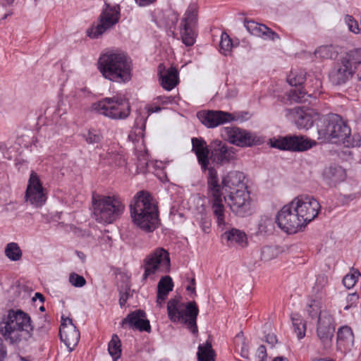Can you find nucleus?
<instances>
[{
  "mask_svg": "<svg viewBox=\"0 0 361 361\" xmlns=\"http://www.w3.org/2000/svg\"><path fill=\"white\" fill-rule=\"evenodd\" d=\"M68 281L72 286L77 288L83 287L86 284L85 279L75 272L70 274Z\"/></svg>",
  "mask_w": 361,
  "mask_h": 361,
  "instance_id": "46",
  "label": "nucleus"
},
{
  "mask_svg": "<svg viewBox=\"0 0 361 361\" xmlns=\"http://www.w3.org/2000/svg\"><path fill=\"white\" fill-rule=\"evenodd\" d=\"M97 68L105 79L114 82L126 83L132 79V59L121 51L111 50L102 54Z\"/></svg>",
  "mask_w": 361,
  "mask_h": 361,
  "instance_id": "1",
  "label": "nucleus"
},
{
  "mask_svg": "<svg viewBox=\"0 0 361 361\" xmlns=\"http://www.w3.org/2000/svg\"><path fill=\"white\" fill-rule=\"evenodd\" d=\"M291 202L305 226L317 216L321 209L317 200L307 195H298Z\"/></svg>",
  "mask_w": 361,
  "mask_h": 361,
  "instance_id": "10",
  "label": "nucleus"
},
{
  "mask_svg": "<svg viewBox=\"0 0 361 361\" xmlns=\"http://www.w3.org/2000/svg\"><path fill=\"white\" fill-rule=\"evenodd\" d=\"M108 350L114 361H116L121 355V343L116 334H114L109 343Z\"/></svg>",
  "mask_w": 361,
  "mask_h": 361,
  "instance_id": "34",
  "label": "nucleus"
},
{
  "mask_svg": "<svg viewBox=\"0 0 361 361\" xmlns=\"http://www.w3.org/2000/svg\"><path fill=\"white\" fill-rule=\"evenodd\" d=\"M7 355L6 346L3 343L2 339L0 338V361H3Z\"/></svg>",
  "mask_w": 361,
  "mask_h": 361,
  "instance_id": "54",
  "label": "nucleus"
},
{
  "mask_svg": "<svg viewBox=\"0 0 361 361\" xmlns=\"http://www.w3.org/2000/svg\"><path fill=\"white\" fill-rule=\"evenodd\" d=\"M354 343V335L348 326L340 327L337 332V348L341 351L350 350Z\"/></svg>",
  "mask_w": 361,
  "mask_h": 361,
  "instance_id": "28",
  "label": "nucleus"
},
{
  "mask_svg": "<svg viewBox=\"0 0 361 361\" xmlns=\"http://www.w3.org/2000/svg\"><path fill=\"white\" fill-rule=\"evenodd\" d=\"M244 25L247 30L252 35L264 37L274 40L279 35L263 24H259L254 20H245Z\"/></svg>",
  "mask_w": 361,
  "mask_h": 361,
  "instance_id": "27",
  "label": "nucleus"
},
{
  "mask_svg": "<svg viewBox=\"0 0 361 361\" xmlns=\"http://www.w3.org/2000/svg\"><path fill=\"white\" fill-rule=\"evenodd\" d=\"M308 90H311V92H317V96L320 93L319 88L322 87V82L318 78H314L310 80L307 84Z\"/></svg>",
  "mask_w": 361,
  "mask_h": 361,
  "instance_id": "52",
  "label": "nucleus"
},
{
  "mask_svg": "<svg viewBox=\"0 0 361 361\" xmlns=\"http://www.w3.org/2000/svg\"><path fill=\"white\" fill-rule=\"evenodd\" d=\"M314 120L309 114L302 113L295 120V125L299 129H309L313 125Z\"/></svg>",
  "mask_w": 361,
  "mask_h": 361,
  "instance_id": "41",
  "label": "nucleus"
},
{
  "mask_svg": "<svg viewBox=\"0 0 361 361\" xmlns=\"http://www.w3.org/2000/svg\"><path fill=\"white\" fill-rule=\"evenodd\" d=\"M6 256L11 261H18L22 257V251L16 243H9L5 248Z\"/></svg>",
  "mask_w": 361,
  "mask_h": 361,
  "instance_id": "36",
  "label": "nucleus"
},
{
  "mask_svg": "<svg viewBox=\"0 0 361 361\" xmlns=\"http://www.w3.org/2000/svg\"><path fill=\"white\" fill-rule=\"evenodd\" d=\"M192 151L195 154L202 171H206L209 165L211 155L210 144L207 145L202 137L192 138Z\"/></svg>",
  "mask_w": 361,
  "mask_h": 361,
  "instance_id": "23",
  "label": "nucleus"
},
{
  "mask_svg": "<svg viewBox=\"0 0 361 361\" xmlns=\"http://www.w3.org/2000/svg\"><path fill=\"white\" fill-rule=\"evenodd\" d=\"M222 137L229 143L245 147L259 142V138L249 131L236 126H228L221 130Z\"/></svg>",
  "mask_w": 361,
  "mask_h": 361,
  "instance_id": "14",
  "label": "nucleus"
},
{
  "mask_svg": "<svg viewBox=\"0 0 361 361\" xmlns=\"http://www.w3.org/2000/svg\"><path fill=\"white\" fill-rule=\"evenodd\" d=\"M146 314L143 310H137L129 313L124 318L121 326L123 329L129 328L139 330L140 331L149 332L151 326L148 319H145Z\"/></svg>",
  "mask_w": 361,
  "mask_h": 361,
  "instance_id": "21",
  "label": "nucleus"
},
{
  "mask_svg": "<svg viewBox=\"0 0 361 361\" xmlns=\"http://www.w3.org/2000/svg\"><path fill=\"white\" fill-rule=\"evenodd\" d=\"M141 267L144 269L143 280H154L157 274L170 271L169 253L163 247H157L145 257Z\"/></svg>",
  "mask_w": 361,
  "mask_h": 361,
  "instance_id": "9",
  "label": "nucleus"
},
{
  "mask_svg": "<svg viewBox=\"0 0 361 361\" xmlns=\"http://www.w3.org/2000/svg\"><path fill=\"white\" fill-rule=\"evenodd\" d=\"M241 355H242V357H243L245 358H247L248 357V350L245 347L242 348Z\"/></svg>",
  "mask_w": 361,
  "mask_h": 361,
  "instance_id": "60",
  "label": "nucleus"
},
{
  "mask_svg": "<svg viewBox=\"0 0 361 361\" xmlns=\"http://www.w3.org/2000/svg\"><path fill=\"white\" fill-rule=\"evenodd\" d=\"M334 331V319L329 311L324 310L320 312L317 324V334L324 348L331 346Z\"/></svg>",
  "mask_w": 361,
  "mask_h": 361,
  "instance_id": "17",
  "label": "nucleus"
},
{
  "mask_svg": "<svg viewBox=\"0 0 361 361\" xmlns=\"http://www.w3.org/2000/svg\"><path fill=\"white\" fill-rule=\"evenodd\" d=\"M210 160L217 166H223L237 159L236 149L221 140H215L210 142Z\"/></svg>",
  "mask_w": 361,
  "mask_h": 361,
  "instance_id": "15",
  "label": "nucleus"
},
{
  "mask_svg": "<svg viewBox=\"0 0 361 361\" xmlns=\"http://www.w3.org/2000/svg\"><path fill=\"white\" fill-rule=\"evenodd\" d=\"M271 147L281 150H288L293 152L306 151L317 142L304 136L290 135L281 137L276 139L270 140Z\"/></svg>",
  "mask_w": 361,
  "mask_h": 361,
  "instance_id": "13",
  "label": "nucleus"
},
{
  "mask_svg": "<svg viewBox=\"0 0 361 361\" xmlns=\"http://www.w3.org/2000/svg\"><path fill=\"white\" fill-rule=\"evenodd\" d=\"M222 236L231 243H238L241 245L245 243L247 239L245 233L237 228H231L226 231Z\"/></svg>",
  "mask_w": 361,
  "mask_h": 361,
  "instance_id": "32",
  "label": "nucleus"
},
{
  "mask_svg": "<svg viewBox=\"0 0 361 361\" xmlns=\"http://www.w3.org/2000/svg\"><path fill=\"white\" fill-rule=\"evenodd\" d=\"M157 99L160 102L161 104H170L172 103L173 98L172 97H166V96H159L157 97Z\"/></svg>",
  "mask_w": 361,
  "mask_h": 361,
  "instance_id": "56",
  "label": "nucleus"
},
{
  "mask_svg": "<svg viewBox=\"0 0 361 361\" xmlns=\"http://www.w3.org/2000/svg\"><path fill=\"white\" fill-rule=\"evenodd\" d=\"M119 18L120 6L105 4V8L100 14L98 24L87 30V35L92 39L98 38L108 29L116 25Z\"/></svg>",
  "mask_w": 361,
  "mask_h": 361,
  "instance_id": "11",
  "label": "nucleus"
},
{
  "mask_svg": "<svg viewBox=\"0 0 361 361\" xmlns=\"http://www.w3.org/2000/svg\"><path fill=\"white\" fill-rule=\"evenodd\" d=\"M321 124L318 126V139L324 142H342L350 144V128L341 116L329 114L321 118Z\"/></svg>",
  "mask_w": 361,
  "mask_h": 361,
  "instance_id": "4",
  "label": "nucleus"
},
{
  "mask_svg": "<svg viewBox=\"0 0 361 361\" xmlns=\"http://www.w3.org/2000/svg\"><path fill=\"white\" fill-rule=\"evenodd\" d=\"M257 354L260 359L259 361H264L267 356L265 346L263 345H260L257 350Z\"/></svg>",
  "mask_w": 361,
  "mask_h": 361,
  "instance_id": "53",
  "label": "nucleus"
},
{
  "mask_svg": "<svg viewBox=\"0 0 361 361\" xmlns=\"http://www.w3.org/2000/svg\"><path fill=\"white\" fill-rule=\"evenodd\" d=\"M36 300H39L41 302H44V296L40 293H35L34 297L32 298L33 301H36Z\"/></svg>",
  "mask_w": 361,
  "mask_h": 361,
  "instance_id": "59",
  "label": "nucleus"
},
{
  "mask_svg": "<svg viewBox=\"0 0 361 361\" xmlns=\"http://www.w3.org/2000/svg\"><path fill=\"white\" fill-rule=\"evenodd\" d=\"M275 222L282 231L289 233H295L305 226L298 213L295 212L291 202L278 212Z\"/></svg>",
  "mask_w": 361,
  "mask_h": 361,
  "instance_id": "12",
  "label": "nucleus"
},
{
  "mask_svg": "<svg viewBox=\"0 0 361 361\" xmlns=\"http://www.w3.org/2000/svg\"><path fill=\"white\" fill-rule=\"evenodd\" d=\"M197 356L198 361H215L216 354L211 343L207 341L205 344H200L198 346Z\"/></svg>",
  "mask_w": 361,
  "mask_h": 361,
  "instance_id": "31",
  "label": "nucleus"
},
{
  "mask_svg": "<svg viewBox=\"0 0 361 361\" xmlns=\"http://www.w3.org/2000/svg\"><path fill=\"white\" fill-rule=\"evenodd\" d=\"M93 214L97 221L102 224H111L123 214L125 204L117 195L102 196L93 198Z\"/></svg>",
  "mask_w": 361,
  "mask_h": 361,
  "instance_id": "5",
  "label": "nucleus"
},
{
  "mask_svg": "<svg viewBox=\"0 0 361 361\" xmlns=\"http://www.w3.org/2000/svg\"><path fill=\"white\" fill-rule=\"evenodd\" d=\"M195 23V13L188 11L184 18L181 20L180 25L181 39L183 43L187 47H190L195 42V32L194 30Z\"/></svg>",
  "mask_w": 361,
  "mask_h": 361,
  "instance_id": "22",
  "label": "nucleus"
},
{
  "mask_svg": "<svg viewBox=\"0 0 361 361\" xmlns=\"http://www.w3.org/2000/svg\"><path fill=\"white\" fill-rule=\"evenodd\" d=\"M306 73L302 70L293 71L287 78V82L291 86H300L305 80Z\"/></svg>",
  "mask_w": 361,
  "mask_h": 361,
  "instance_id": "37",
  "label": "nucleus"
},
{
  "mask_svg": "<svg viewBox=\"0 0 361 361\" xmlns=\"http://www.w3.org/2000/svg\"><path fill=\"white\" fill-rule=\"evenodd\" d=\"M32 331L30 317L21 310H10L0 322V334L11 344L27 341Z\"/></svg>",
  "mask_w": 361,
  "mask_h": 361,
  "instance_id": "2",
  "label": "nucleus"
},
{
  "mask_svg": "<svg viewBox=\"0 0 361 361\" xmlns=\"http://www.w3.org/2000/svg\"><path fill=\"white\" fill-rule=\"evenodd\" d=\"M59 336L70 352L78 345L80 340V332L73 324L72 319L68 317H61Z\"/></svg>",
  "mask_w": 361,
  "mask_h": 361,
  "instance_id": "19",
  "label": "nucleus"
},
{
  "mask_svg": "<svg viewBox=\"0 0 361 361\" xmlns=\"http://www.w3.org/2000/svg\"><path fill=\"white\" fill-rule=\"evenodd\" d=\"M173 283L169 276L162 277L158 283L157 288L160 294L168 295L169 293L173 290Z\"/></svg>",
  "mask_w": 361,
  "mask_h": 361,
  "instance_id": "40",
  "label": "nucleus"
},
{
  "mask_svg": "<svg viewBox=\"0 0 361 361\" xmlns=\"http://www.w3.org/2000/svg\"><path fill=\"white\" fill-rule=\"evenodd\" d=\"M315 54L319 57L324 59H330L333 57V53L331 52V47H321L315 51Z\"/></svg>",
  "mask_w": 361,
  "mask_h": 361,
  "instance_id": "48",
  "label": "nucleus"
},
{
  "mask_svg": "<svg viewBox=\"0 0 361 361\" xmlns=\"http://www.w3.org/2000/svg\"><path fill=\"white\" fill-rule=\"evenodd\" d=\"M161 107H159V106H149L147 108V112L149 114L156 113V112H159L161 111Z\"/></svg>",
  "mask_w": 361,
  "mask_h": 361,
  "instance_id": "57",
  "label": "nucleus"
},
{
  "mask_svg": "<svg viewBox=\"0 0 361 361\" xmlns=\"http://www.w3.org/2000/svg\"><path fill=\"white\" fill-rule=\"evenodd\" d=\"M274 229V223L271 218L267 216L261 217L258 224V232L260 233H271Z\"/></svg>",
  "mask_w": 361,
  "mask_h": 361,
  "instance_id": "38",
  "label": "nucleus"
},
{
  "mask_svg": "<svg viewBox=\"0 0 361 361\" xmlns=\"http://www.w3.org/2000/svg\"><path fill=\"white\" fill-rule=\"evenodd\" d=\"M272 361H288V360L283 356L276 357Z\"/></svg>",
  "mask_w": 361,
  "mask_h": 361,
  "instance_id": "62",
  "label": "nucleus"
},
{
  "mask_svg": "<svg viewBox=\"0 0 361 361\" xmlns=\"http://www.w3.org/2000/svg\"><path fill=\"white\" fill-rule=\"evenodd\" d=\"M186 290L188 291H190L192 293H193L195 295H196V290L195 287L192 285H189L186 287Z\"/></svg>",
  "mask_w": 361,
  "mask_h": 361,
  "instance_id": "61",
  "label": "nucleus"
},
{
  "mask_svg": "<svg viewBox=\"0 0 361 361\" xmlns=\"http://www.w3.org/2000/svg\"><path fill=\"white\" fill-rule=\"evenodd\" d=\"M266 341L268 344L273 347L277 343V338L274 334H268L266 336Z\"/></svg>",
  "mask_w": 361,
  "mask_h": 361,
  "instance_id": "55",
  "label": "nucleus"
},
{
  "mask_svg": "<svg viewBox=\"0 0 361 361\" xmlns=\"http://www.w3.org/2000/svg\"><path fill=\"white\" fill-rule=\"evenodd\" d=\"M250 197L247 188L238 189L235 192L231 191L228 195V204L231 211L240 216H245L250 214Z\"/></svg>",
  "mask_w": 361,
  "mask_h": 361,
  "instance_id": "16",
  "label": "nucleus"
},
{
  "mask_svg": "<svg viewBox=\"0 0 361 361\" xmlns=\"http://www.w3.org/2000/svg\"><path fill=\"white\" fill-rule=\"evenodd\" d=\"M219 45L220 50L224 55H227L231 51L233 47L232 40L226 32L221 34Z\"/></svg>",
  "mask_w": 361,
  "mask_h": 361,
  "instance_id": "44",
  "label": "nucleus"
},
{
  "mask_svg": "<svg viewBox=\"0 0 361 361\" xmlns=\"http://www.w3.org/2000/svg\"><path fill=\"white\" fill-rule=\"evenodd\" d=\"M322 309V302L318 300H312L307 305V312L312 318L319 317Z\"/></svg>",
  "mask_w": 361,
  "mask_h": 361,
  "instance_id": "43",
  "label": "nucleus"
},
{
  "mask_svg": "<svg viewBox=\"0 0 361 361\" xmlns=\"http://www.w3.org/2000/svg\"><path fill=\"white\" fill-rule=\"evenodd\" d=\"M207 171H208L207 184L209 197L223 195L221 190L224 188H222V183H219L216 170L214 167L208 166Z\"/></svg>",
  "mask_w": 361,
  "mask_h": 361,
  "instance_id": "29",
  "label": "nucleus"
},
{
  "mask_svg": "<svg viewBox=\"0 0 361 361\" xmlns=\"http://www.w3.org/2000/svg\"><path fill=\"white\" fill-rule=\"evenodd\" d=\"M313 361H332L331 360H326V359H317Z\"/></svg>",
  "mask_w": 361,
  "mask_h": 361,
  "instance_id": "64",
  "label": "nucleus"
},
{
  "mask_svg": "<svg viewBox=\"0 0 361 361\" xmlns=\"http://www.w3.org/2000/svg\"><path fill=\"white\" fill-rule=\"evenodd\" d=\"M26 201L36 207H42L47 200L46 193L38 175L32 171L25 192Z\"/></svg>",
  "mask_w": 361,
  "mask_h": 361,
  "instance_id": "18",
  "label": "nucleus"
},
{
  "mask_svg": "<svg viewBox=\"0 0 361 361\" xmlns=\"http://www.w3.org/2000/svg\"><path fill=\"white\" fill-rule=\"evenodd\" d=\"M245 175L243 172L238 171H232L228 172L226 176L222 177V188L226 190L235 192L238 189L246 188L247 186L244 183Z\"/></svg>",
  "mask_w": 361,
  "mask_h": 361,
  "instance_id": "24",
  "label": "nucleus"
},
{
  "mask_svg": "<svg viewBox=\"0 0 361 361\" xmlns=\"http://www.w3.org/2000/svg\"><path fill=\"white\" fill-rule=\"evenodd\" d=\"M190 283H191V285L195 286V278H192L190 279Z\"/></svg>",
  "mask_w": 361,
  "mask_h": 361,
  "instance_id": "63",
  "label": "nucleus"
},
{
  "mask_svg": "<svg viewBox=\"0 0 361 361\" xmlns=\"http://www.w3.org/2000/svg\"><path fill=\"white\" fill-rule=\"evenodd\" d=\"M158 73L162 87L166 90H171L178 83V72L174 67L166 70L163 64L158 66Z\"/></svg>",
  "mask_w": 361,
  "mask_h": 361,
  "instance_id": "25",
  "label": "nucleus"
},
{
  "mask_svg": "<svg viewBox=\"0 0 361 361\" xmlns=\"http://www.w3.org/2000/svg\"><path fill=\"white\" fill-rule=\"evenodd\" d=\"M224 201H226V197L223 195L209 197V202L211 204L213 216L216 219L217 225L220 227H224L226 226V210Z\"/></svg>",
  "mask_w": 361,
  "mask_h": 361,
  "instance_id": "26",
  "label": "nucleus"
},
{
  "mask_svg": "<svg viewBox=\"0 0 361 361\" xmlns=\"http://www.w3.org/2000/svg\"><path fill=\"white\" fill-rule=\"evenodd\" d=\"M84 137L88 144H96L100 142L103 137L101 133L97 130H90Z\"/></svg>",
  "mask_w": 361,
  "mask_h": 361,
  "instance_id": "45",
  "label": "nucleus"
},
{
  "mask_svg": "<svg viewBox=\"0 0 361 361\" xmlns=\"http://www.w3.org/2000/svg\"><path fill=\"white\" fill-rule=\"evenodd\" d=\"M294 331L297 334V337L301 339L305 337L306 332V324L298 313H293L290 315Z\"/></svg>",
  "mask_w": 361,
  "mask_h": 361,
  "instance_id": "33",
  "label": "nucleus"
},
{
  "mask_svg": "<svg viewBox=\"0 0 361 361\" xmlns=\"http://www.w3.org/2000/svg\"><path fill=\"white\" fill-rule=\"evenodd\" d=\"M167 312L171 322L183 323L192 333L197 332L196 321L199 310L195 301L189 302L185 306L180 298H171L167 303Z\"/></svg>",
  "mask_w": 361,
  "mask_h": 361,
  "instance_id": "6",
  "label": "nucleus"
},
{
  "mask_svg": "<svg viewBox=\"0 0 361 361\" xmlns=\"http://www.w3.org/2000/svg\"><path fill=\"white\" fill-rule=\"evenodd\" d=\"M202 124L208 128H214L234 120L231 114L222 111H202L197 114Z\"/></svg>",
  "mask_w": 361,
  "mask_h": 361,
  "instance_id": "20",
  "label": "nucleus"
},
{
  "mask_svg": "<svg viewBox=\"0 0 361 361\" xmlns=\"http://www.w3.org/2000/svg\"><path fill=\"white\" fill-rule=\"evenodd\" d=\"M200 224L203 232L205 233H209L210 232L212 221L209 217H208L206 214H201Z\"/></svg>",
  "mask_w": 361,
  "mask_h": 361,
  "instance_id": "50",
  "label": "nucleus"
},
{
  "mask_svg": "<svg viewBox=\"0 0 361 361\" xmlns=\"http://www.w3.org/2000/svg\"><path fill=\"white\" fill-rule=\"evenodd\" d=\"M166 295L160 294L159 292L157 291V302L161 306L166 300Z\"/></svg>",
  "mask_w": 361,
  "mask_h": 361,
  "instance_id": "58",
  "label": "nucleus"
},
{
  "mask_svg": "<svg viewBox=\"0 0 361 361\" xmlns=\"http://www.w3.org/2000/svg\"><path fill=\"white\" fill-rule=\"evenodd\" d=\"M90 109L99 115L114 120L125 119L130 113L129 102L122 97H105L93 103Z\"/></svg>",
  "mask_w": 361,
  "mask_h": 361,
  "instance_id": "7",
  "label": "nucleus"
},
{
  "mask_svg": "<svg viewBox=\"0 0 361 361\" xmlns=\"http://www.w3.org/2000/svg\"><path fill=\"white\" fill-rule=\"evenodd\" d=\"M130 216L133 223L146 232H152L159 222L158 208L150 195L139 192L130 204Z\"/></svg>",
  "mask_w": 361,
  "mask_h": 361,
  "instance_id": "3",
  "label": "nucleus"
},
{
  "mask_svg": "<svg viewBox=\"0 0 361 361\" xmlns=\"http://www.w3.org/2000/svg\"><path fill=\"white\" fill-rule=\"evenodd\" d=\"M90 94V92L87 90L86 87H81L72 91L70 94L69 102L72 105H77L81 102L82 98L88 97Z\"/></svg>",
  "mask_w": 361,
  "mask_h": 361,
  "instance_id": "39",
  "label": "nucleus"
},
{
  "mask_svg": "<svg viewBox=\"0 0 361 361\" xmlns=\"http://www.w3.org/2000/svg\"><path fill=\"white\" fill-rule=\"evenodd\" d=\"M130 294V288L128 286H126L121 290H120V298H119V305L121 307H123Z\"/></svg>",
  "mask_w": 361,
  "mask_h": 361,
  "instance_id": "51",
  "label": "nucleus"
},
{
  "mask_svg": "<svg viewBox=\"0 0 361 361\" xmlns=\"http://www.w3.org/2000/svg\"><path fill=\"white\" fill-rule=\"evenodd\" d=\"M308 97L317 98V92H311V90H304L302 87H296L289 92L288 98L291 102L298 103L305 102Z\"/></svg>",
  "mask_w": 361,
  "mask_h": 361,
  "instance_id": "30",
  "label": "nucleus"
},
{
  "mask_svg": "<svg viewBox=\"0 0 361 361\" xmlns=\"http://www.w3.org/2000/svg\"><path fill=\"white\" fill-rule=\"evenodd\" d=\"M360 275V272L357 269L353 267L351 268L350 273L346 274L343 279V285L348 289L353 288Z\"/></svg>",
  "mask_w": 361,
  "mask_h": 361,
  "instance_id": "42",
  "label": "nucleus"
},
{
  "mask_svg": "<svg viewBox=\"0 0 361 361\" xmlns=\"http://www.w3.org/2000/svg\"><path fill=\"white\" fill-rule=\"evenodd\" d=\"M276 255V250L271 246H264L262 250L261 257L264 261H269L274 258Z\"/></svg>",
  "mask_w": 361,
  "mask_h": 361,
  "instance_id": "47",
  "label": "nucleus"
},
{
  "mask_svg": "<svg viewBox=\"0 0 361 361\" xmlns=\"http://www.w3.org/2000/svg\"><path fill=\"white\" fill-rule=\"evenodd\" d=\"M345 22L347 24L349 30L354 33L359 32V25L357 22L353 18V16L346 15L345 17Z\"/></svg>",
  "mask_w": 361,
  "mask_h": 361,
  "instance_id": "49",
  "label": "nucleus"
},
{
  "mask_svg": "<svg viewBox=\"0 0 361 361\" xmlns=\"http://www.w3.org/2000/svg\"><path fill=\"white\" fill-rule=\"evenodd\" d=\"M324 175L334 182L343 180L345 177L344 169L338 166L329 167L325 170Z\"/></svg>",
  "mask_w": 361,
  "mask_h": 361,
  "instance_id": "35",
  "label": "nucleus"
},
{
  "mask_svg": "<svg viewBox=\"0 0 361 361\" xmlns=\"http://www.w3.org/2000/svg\"><path fill=\"white\" fill-rule=\"evenodd\" d=\"M361 63V50L349 51L341 57L330 73V80L335 85L347 82L353 75L357 65Z\"/></svg>",
  "mask_w": 361,
  "mask_h": 361,
  "instance_id": "8",
  "label": "nucleus"
}]
</instances>
